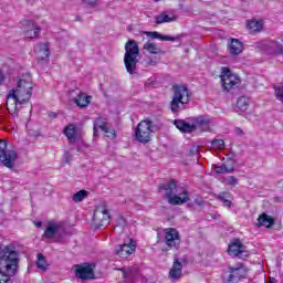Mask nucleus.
I'll return each instance as SVG.
<instances>
[{
  "label": "nucleus",
  "instance_id": "nucleus-41",
  "mask_svg": "<svg viewBox=\"0 0 283 283\" xmlns=\"http://www.w3.org/2000/svg\"><path fill=\"white\" fill-rule=\"evenodd\" d=\"M64 159L66 165H70V163H72V155H70V151L64 153Z\"/></svg>",
  "mask_w": 283,
  "mask_h": 283
},
{
  "label": "nucleus",
  "instance_id": "nucleus-7",
  "mask_svg": "<svg viewBox=\"0 0 283 283\" xmlns=\"http://www.w3.org/2000/svg\"><path fill=\"white\" fill-rule=\"evenodd\" d=\"M154 136V122L150 119H143L138 123L135 128V139L137 143H142L143 145H147V143H151V138Z\"/></svg>",
  "mask_w": 283,
  "mask_h": 283
},
{
  "label": "nucleus",
  "instance_id": "nucleus-21",
  "mask_svg": "<svg viewBox=\"0 0 283 283\" xmlns=\"http://www.w3.org/2000/svg\"><path fill=\"white\" fill-rule=\"evenodd\" d=\"M109 127V123H107V119L104 117H97L93 125V134L94 136H97L98 129L105 134Z\"/></svg>",
  "mask_w": 283,
  "mask_h": 283
},
{
  "label": "nucleus",
  "instance_id": "nucleus-6",
  "mask_svg": "<svg viewBox=\"0 0 283 283\" xmlns=\"http://www.w3.org/2000/svg\"><path fill=\"white\" fill-rule=\"evenodd\" d=\"M219 78L223 92H233L242 83L240 75L231 72V69L227 66L221 67Z\"/></svg>",
  "mask_w": 283,
  "mask_h": 283
},
{
  "label": "nucleus",
  "instance_id": "nucleus-5",
  "mask_svg": "<svg viewBox=\"0 0 283 283\" xmlns=\"http://www.w3.org/2000/svg\"><path fill=\"white\" fill-rule=\"evenodd\" d=\"M138 56H140V49L138 43L134 40H128L125 44L124 65L128 74H134L138 65Z\"/></svg>",
  "mask_w": 283,
  "mask_h": 283
},
{
  "label": "nucleus",
  "instance_id": "nucleus-30",
  "mask_svg": "<svg viewBox=\"0 0 283 283\" xmlns=\"http://www.w3.org/2000/svg\"><path fill=\"white\" fill-rule=\"evenodd\" d=\"M144 50H146V52H149V54H160L163 52V50H160V48H158V45H156V43H153L151 41H147L144 44Z\"/></svg>",
  "mask_w": 283,
  "mask_h": 283
},
{
  "label": "nucleus",
  "instance_id": "nucleus-18",
  "mask_svg": "<svg viewBox=\"0 0 283 283\" xmlns=\"http://www.w3.org/2000/svg\"><path fill=\"white\" fill-rule=\"evenodd\" d=\"M174 125L184 134H191L197 129L196 124H189L185 119H175Z\"/></svg>",
  "mask_w": 283,
  "mask_h": 283
},
{
  "label": "nucleus",
  "instance_id": "nucleus-1",
  "mask_svg": "<svg viewBox=\"0 0 283 283\" xmlns=\"http://www.w3.org/2000/svg\"><path fill=\"white\" fill-rule=\"evenodd\" d=\"M32 75L20 78L15 88L9 91L7 95V109L9 114H19V105H25L32 98Z\"/></svg>",
  "mask_w": 283,
  "mask_h": 283
},
{
  "label": "nucleus",
  "instance_id": "nucleus-33",
  "mask_svg": "<svg viewBox=\"0 0 283 283\" xmlns=\"http://www.w3.org/2000/svg\"><path fill=\"white\" fill-rule=\"evenodd\" d=\"M237 107L240 112H247L249 109V99L245 96H241L237 101Z\"/></svg>",
  "mask_w": 283,
  "mask_h": 283
},
{
  "label": "nucleus",
  "instance_id": "nucleus-13",
  "mask_svg": "<svg viewBox=\"0 0 283 283\" xmlns=\"http://www.w3.org/2000/svg\"><path fill=\"white\" fill-rule=\"evenodd\" d=\"M229 273L228 283H238L247 277L248 270L244 265L240 264L238 268H230Z\"/></svg>",
  "mask_w": 283,
  "mask_h": 283
},
{
  "label": "nucleus",
  "instance_id": "nucleus-28",
  "mask_svg": "<svg viewBox=\"0 0 283 283\" xmlns=\"http://www.w3.org/2000/svg\"><path fill=\"white\" fill-rule=\"evenodd\" d=\"M35 265L38 269H40V271H43V273H45L48 269H50V263H48V260L45 259V255H43V253L38 254Z\"/></svg>",
  "mask_w": 283,
  "mask_h": 283
},
{
  "label": "nucleus",
  "instance_id": "nucleus-8",
  "mask_svg": "<svg viewBox=\"0 0 283 283\" xmlns=\"http://www.w3.org/2000/svg\"><path fill=\"white\" fill-rule=\"evenodd\" d=\"M18 158L17 150L8 149V143L0 139V165H3L7 169H14V163H17Z\"/></svg>",
  "mask_w": 283,
  "mask_h": 283
},
{
  "label": "nucleus",
  "instance_id": "nucleus-26",
  "mask_svg": "<svg viewBox=\"0 0 283 283\" xmlns=\"http://www.w3.org/2000/svg\"><path fill=\"white\" fill-rule=\"evenodd\" d=\"M171 21H176V17H170L167 12H161L155 17V23L160 25L163 23H171Z\"/></svg>",
  "mask_w": 283,
  "mask_h": 283
},
{
  "label": "nucleus",
  "instance_id": "nucleus-12",
  "mask_svg": "<svg viewBox=\"0 0 283 283\" xmlns=\"http://www.w3.org/2000/svg\"><path fill=\"white\" fill-rule=\"evenodd\" d=\"M74 268L75 275L80 280H94V268L91 263L76 264Z\"/></svg>",
  "mask_w": 283,
  "mask_h": 283
},
{
  "label": "nucleus",
  "instance_id": "nucleus-4",
  "mask_svg": "<svg viewBox=\"0 0 283 283\" xmlns=\"http://www.w3.org/2000/svg\"><path fill=\"white\" fill-rule=\"evenodd\" d=\"M171 99L169 102V108L172 114H180L191 102V91L187 85L175 84L171 87Z\"/></svg>",
  "mask_w": 283,
  "mask_h": 283
},
{
  "label": "nucleus",
  "instance_id": "nucleus-40",
  "mask_svg": "<svg viewBox=\"0 0 283 283\" xmlns=\"http://www.w3.org/2000/svg\"><path fill=\"white\" fill-rule=\"evenodd\" d=\"M228 184L231 187H235V185H238V178H235L234 176H230L229 179H228Z\"/></svg>",
  "mask_w": 283,
  "mask_h": 283
},
{
  "label": "nucleus",
  "instance_id": "nucleus-15",
  "mask_svg": "<svg viewBox=\"0 0 283 283\" xmlns=\"http://www.w3.org/2000/svg\"><path fill=\"white\" fill-rule=\"evenodd\" d=\"M64 136H66L70 145L78 140V127L76 124H67L63 129Z\"/></svg>",
  "mask_w": 283,
  "mask_h": 283
},
{
  "label": "nucleus",
  "instance_id": "nucleus-38",
  "mask_svg": "<svg viewBox=\"0 0 283 283\" xmlns=\"http://www.w3.org/2000/svg\"><path fill=\"white\" fill-rule=\"evenodd\" d=\"M211 145L213 148L218 149L219 151H222V149H226V145L222 139H213L211 142Z\"/></svg>",
  "mask_w": 283,
  "mask_h": 283
},
{
  "label": "nucleus",
  "instance_id": "nucleus-47",
  "mask_svg": "<svg viewBox=\"0 0 283 283\" xmlns=\"http://www.w3.org/2000/svg\"><path fill=\"white\" fill-rule=\"evenodd\" d=\"M238 134H242V128H237Z\"/></svg>",
  "mask_w": 283,
  "mask_h": 283
},
{
  "label": "nucleus",
  "instance_id": "nucleus-46",
  "mask_svg": "<svg viewBox=\"0 0 283 283\" xmlns=\"http://www.w3.org/2000/svg\"><path fill=\"white\" fill-rule=\"evenodd\" d=\"M34 224L38 229H41V227H43V222L41 221H36Z\"/></svg>",
  "mask_w": 283,
  "mask_h": 283
},
{
  "label": "nucleus",
  "instance_id": "nucleus-2",
  "mask_svg": "<svg viewBox=\"0 0 283 283\" xmlns=\"http://www.w3.org/2000/svg\"><path fill=\"white\" fill-rule=\"evenodd\" d=\"M19 271V251L14 244L0 245V283H12Z\"/></svg>",
  "mask_w": 283,
  "mask_h": 283
},
{
  "label": "nucleus",
  "instance_id": "nucleus-27",
  "mask_svg": "<svg viewBox=\"0 0 283 283\" xmlns=\"http://www.w3.org/2000/svg\"><path fill=\"white\" fill-rule=\"evenodd\" d=\"M146 36H151L153 39H159V41H176L175 36L163 35L158 31H144Z\"/></svg>",
  "mask_w": 283,
  "mask_h": 283
},
{
  "label": "nucleus",
  "instance_id": "nucleus-35",
  "mask_svg": "<svg viewBox=\"0 0 283 283\" xmlns=\"http://www.w3.org/2000/svg\"><path fill=\"white\" fill-rule=\"evenodd\" d=\"M216 174H231L233 167L229 168L227 165H213Z\"/></svg>",
  "mask_w": 283,
  "mask_h": 283
},
{
  "label": "nucleus",
  "instance_id": "nucleus-29",
  "mask_svg": "<svg viewBox=\"0 0 283 283\" xmlns=\"http://www.w3.org/2000/svg\"><path fill=\"white\" fill-rule=\"evenodd\" d=\"M120 271L125 280H134L138 273V270L136 268H122Z\"/></svg>",
  "mask_w": 283,
  "mask_h": 283
},
{
  "label": "nucleus",
  "instance_id": "nucleus-43",
  "mask_svg": "<svg viewBox=\"0 0 283 283\" xmlns=\"http://www.w3.org/2000/svg\"><path fill=\"white\" fill-rule=\"evenodd\" d=\"M195 205H197V207H202L205 205V200L200 199V198H196L195 199Z\"/></svg>",
  "mask_w": 283,
  "mask_h": 283
},
{
  "label": "nucleus",
  "instance_id": "nucleus-3",
  "mask_svg": "<svg viewBox=\"0 0 283 283\" xmlns=\"http://www.w3.org/2000/svg\"><path fill=\"white\" fill-rule=\"evenodd\" d=\"M159 191H166V198L172 207H180L189 202V190L187 188H178V181L170 179L168 182L159 186Z\"/></svg>",
  "mask_w": 283,
  "mask_h": 283
},
{
  "label": "nucleus",
  "instance_id": "nucleus-45",
  "mask_svg": "<svg viewBox=\"0 0 283 283\" xmlns=\"http://www.w3.org/2000/svg\"><path fill=\"white\" fill-rule=\"evenodd\" d=\"M59 115L55 112L49 113V118H56Z\"/></svg>",
  "mask_w": 283,
  "mask_h": 283
},
{
  "label": "nucleus",
  "instance_id": "nucleus-25",
  "mask_svg": "<svg viewBox=\"0 0 283 283\" xmlns=\"http://www.w3.org/2000/svg\"><path fill=\"white\" fill-rule=\"evenodd\" d=\"M247 28L250 34H256V32H262L264 28V22L258 20H249L247 23Z\"/></svg>",
  "mask_w": 283,
  "mask_h": 283
},
{
  "label": "nucleus",
  "instance_id": "nucleus-34",
  "mask_svg": "<svg viewBox=\"0 0 283 283\" xmlns=\"http://www.w3.org/2000/svg\"><path fill=\"white\" fill-rule=\"evenodd\" d=\"M218 199L223 202L224 207H231V192H221L218 196Z\"/></svg>",
  "mask_w": 283,
  "mask_h": 283
},
{
  "label": "nucleus",
  "instance_id": "nucleus-37",
  "mask_svg": "<svg viewBox=\"0 0 283 283\" xmlns=\"http://www.w3.org/2000/svg\"><path fill=\"white\" fill-rule=\"evenodd\" d=\"M127 227V220H125V217L119 216L117 218L116 224L114 229H119L122 231H124V229Z\"/></svg>",
  "mask_w": 283,
  "mask_h": 283
},
{
  "label": "nucleus",
  "instance_id": "nucleus-20",
  "mask_svg": "<svg viewBox=\"0 0 283 283\" xmlns=\"http://www.w3.org/2000/svg\"><path fill=\"white\" fill-rule=\"evenodd\" d=\"M170 280H180L182 277V263L175 259L172 263V268L169 270Z\"/></svg>",
  "mask_w": 283,
  "mask_h": 283
},
{
  "label": "nucleus",
  "instance_id": "nucleus-36",
  "mask_svg": "<svg viewBox=\"0 0 283 283\" xmlns=\"http://www.w3.org/2000/svg\"><path fill=\"white\" fill-rule=\"evenodd\" d=\"M87 198V190H80L73 195V202H83Z\"/></svg>",
  "mask_w": 283,
  "mask_h": 283
},
{
  "label": "nucleus",
  "instance_id": "nucleus-32",
  "mask_svg": "<svg viewBox=\"0 0 283 283\" xmlns=\"http://www.w3.org/2000/svg\"><path fill=\"white\" fill-rule=\"evenodd\" d=\"M195 125L197 128L201 127L202 129L207 130V129H209V126L211 125V120L207 117L200 116L195 119Z\"/></svg>",
  "mask_w": 283,
  "mask_h": 283
},
{
  "label": "nucleus",
  "instance_id": "nucleus-10",
  "mask_svg": "<svg viewBox=\"0 0 283 283\" xmlns=\"http://www.w3.org/2000/svg\"><path fill=\"white\" fill-rule=\"evenodd\" d=\"M22 27L25 39H39L41 27H39L34 20H23Z\"/></svg>",
  "mask_w": 283,
  "mask_h": 283
},
{
  "label": "nucleus",
  "instance_id": "nucleus-9",
  "mask_svg": "<svg viewBox=\"0 0 283 283\" xmlns=\"http://www.w3.org/2000/svg\"><path fill=\"white\" fill-rule=\"evenodd\" d=\"M109 208L106 203H101L95 207L93 213V224L95 229H101V227H107L111 220Z\"/></svg>",
  "mask_w": 283,
  "mask_h": 283
},
{
  "label": "nucleus",
  "instance_id": "nucleus-31",
  "mask_svg": "<svg viewBox=\"0 0 283 283\" xmlns=\"http://www.w3.org/2000/svg\"><path fill=\"white\" fill-rule=\"evenodd\" d=\"M269 46L272 48L270 54H276L277 56L283 55V45L277 41H271Z\"/></svg>",
  "mask_w": 283,
  "mask_h": 283
},
{
  "label": "nucleus",
  "instance_id": "nucleus-19",
  "mask_svg": "<svg viewBox=\"0 0 283 283\" xmlns=\"http://www.w3.org/2000/svg\"><path fill=\"white\" fill-rule=\"evenodd\" d=\"M73 103L80 107V109H85L90 103H92V96L80 92L75 98H73Z\"/></svg>",
  "mask_w": 283,
  "mask_h": 283
},
{
  "label": "nucleus",
  "instance_id": "nucleus-14",
  "mask_svg": "<svg viewBox=\"0 0 283 283\" xmlns=\"http://www.w3.org/2000/svg\"><path fill=\"white\" fill-rule=\"evenodd\" d=\"M136 251V243L134 242V239L129 240V243H124L118 245V248L115 250V255H118V258H129L132 253Z\"/></svg>",
  "mask_w": 283,
  "mask_h": 283
},
{
  "label": "nucleus",
  "instance_id": "nucleus-44",
  "mask_svg": "<svg viewBox=\"0 0 283 283\" xmlns=\"http://www.w3.org/2000/svg\"><path fill=\"white\" fill-rule=\"evenodd\" d=\"M3 83H6V74H3V73L0 71V86L3 85Z\"/></svg>",
  "mask_w": 283,
  "mask_h": 283
},
{
  "label": "nucleus",
  "instance_id": "nucleus-22",
  "mask_svg": "<svg viewBox=\"0 0 283 283\" xmlns=\"http://www.w3.org/2000/svg\"><path fill=\"white\" fill-rule=\"evenodd\" d=\"M34 51L42 54L39 56V63H43V61H48V59H50V46L48 45V43L38 44Z\"/></svg>",
  "mask_w": 283,
  "mask_h": 283
},
{
  "label": "nucleus",
  "instance_id": "nucleus-24",
  "mask_svg": "<svg viewBox=\"0 0 283 283\" xmlns=\"http://www.w3.org/2000/svg\"><path fill=\"white\" fill-rule=\"evenodd\" d=\"M61 229V223H56L54 221H49L46 229L44 230V238H54L56 232Z\"/></svg>",
  "mask_w": 283,
  "mask_h": 283
},
{
  "label": "nucleus",
  "instance_id": "nucleus-39",
  "mask_svg": "<svg viewBox=\"0 0 283 283\" xmlns=\"http://www.w3.org/2000/svg\"><path fill=\"white\" fill-rule=\"evenodd\" d=\"M106 138L114 140L116 138V129L108 127L107 132H104Z\"/></svg>",
  "mask_w": 283,
  "mask_h": 283
},
{
  "label": "nucleus",
  "instance_id": "nucleus-42",
  "mask_svg": "<svg viewBox=\"0 0 283 283\" xmlns=\"http://www.w3.org/2000/svg\"><path fill=\"white\" fill-rule=\"evenodd\" d=\"M83 2H84L86 6L94 7V6H96V3H98V0H83Z\"/></svg>",
  "mask_w": 283,
  "mask_h": 283
},
{
  "label": "nucleus",
  "instance_id": "nucleus-11",
  "mask_svg": "<svg viewBox=\"0 0 283 283\" xmlns=\"http://www.w3.org/2000/svg\"><path fill=\"white\" fill-rule=\"evenodd\" d=\"M166 244L169 249H180V232L176 228H167L164 230Z\"/></svg>",
  "mask_w": 283,
  "mask_h": 283
},
{
  "label": "nucleus",
  "instance_id": "nucleus-23",
  "mask_svg": "<svg viewBox=\"0 0 283 283\" xmlns=\"http://www.w3.org/2000/svg\"><path fill=\"white\" fill-rule=\"evenodd\" d=\"M242 249H244V245L240 241V239L234 240L229 244L228 253L229 255H234V258H238L242 253Z\"/></svg>",
  "mask_w": 283,
  "mask_h": 283
},
{
  "label": "nucleus",
  "instance_id": "nucleus-16",
  "mask_svg": "<svg viewBox=\"0 0 283 283\" xmlns=\"http://www.w3.org/2000/svg\"><path fill=\"white\" fill-rule=\"evenodd\" d=\"M274 224H275V218H273L272 216H269L265 212L261 213L256 219L258 229H262V227H265V229H273Z\"/></svg>",
  "mask_w": 283,
  "mask_h": 283
},
{
  "label": "nucleus",
  "instance_id": "nucleus-17",
  "mask_svg": "<svg viewBox=\"0 0 283 283\" xmlns=\"http://www.w3.org/2000/svg\"><path fill=\"white\" fill-rule=\"evenodd\" d=\"M228 51L231 56H238L244 51V44H242L239 39H230V42L228 43Z\"/></svg>",
  "mask_w": 283,
  "mask_h": 283
}]
</instances>
